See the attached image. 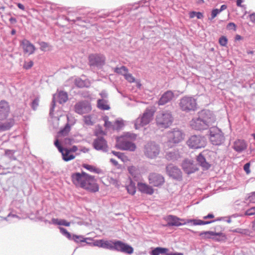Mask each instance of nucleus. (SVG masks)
<instances>
[{
	"label": "nucleus",
	"instance_id": "nucleus-17",
	"mask_svg": "<svg viewBox=\"0 0 255 255\" xmlns=\"http://www.w3.org/2000/svg\"><path fill=\"white\" fill-rule=\"evenodd\" d=\"M154 111L146 109L140 118H138L136 122L141 126H145L149 123L153 116Z\"/></svg>",
	"mask_w": 255,
	"mask_h": 255
},
{
	"label": "nucleus",
	"instance_id": "nucleus-7",
	"mask_svg": "<svg viewBox=\"0 0 255 255\" xmlns=\"http://www.w3.org/2000/svg\"><path fill=\"white\" fill-rule=\"evenodd\" d=\"M186 143L190 148L197 149L205 147L207 140L204 136L193 135L189 138Z\"/></svg>",
	"mask_w": 255,
	"mask_h": 255
},
{
	"label": "nucleus",
	"instance_id": "nucleus-47",
	"mask_svg": "<svg viewBox=\"0 0 255 255\" xmlns=\"http://www.w3.org/2000/svg\"><path fill=\"white\" fill-rule=\"evenodd\" d=\"M228 39L224 36H221L219 38V42L221 46H226L227 44Z\"/></svg>",
	"mask_w": 255,
	"mask_h": 255
},
{
	"label": "nucleus",
	"instance_id": "nucleus-2",
	"mask_svg": "<svg viewBox=\"0 0 255 255\" xmlns=\"http://www.w3.org/2000/svg\"><path fill=\"white\" fill-rule=\"evenodd\" d=\"M102 248L112 251L131 254L133 252L132 247L121 241H105L103 240Z\"/></svg>",
	"mask_w": 255,
	"mask_h": 255
},
{
	"label": "nucleus",
	"instance_id": "nucleus-43",
	"mask_svg": "<svg viewBox=\"0 0 255 255\" xmlns=\"http://www.w3.org/2000/svg\"><path fill=\"white\" fill-rule=\"evenodd\" d=\"M83 167L91 172H93L97 173H99L100 172L99 169L96 168L91 165L85 164L83 165Z\"/></svg>",
	"mask_w": 255,
	"mask_h": 255
},
{
	"label": "nucleus",
	"instance_id": "nucleus-37",
	"mask_svg": "<svg viewBox=\"0 0 255 255\" xmlns=\"http://www.w3.org/2000/svg\"><path fill=\"white\" fill-rule=\"evenodd\" d=\"M168 251L167 248L162 247H157L152 250L151 255H159L160 254H164L166 253Z\"/></svg>",
	"mask_w": 255,
	"mask_h": 255
},
{
	"label": "nucleus",
	"instance_id": "nucleus-27",
	"mask_svg": "<svg viewBox=\"0 0 255 255\" xmlns=\"http://www.w3.org/2000/svg\"><path fill=\"white\" fill-rule=\"evenodd\" d=\"M180 157L178 150L173 149L170 151H167L165 154V158L169 161L177 160Z\"/></svg>",
	"mask_w": 255,
	"mask_h": 255
},
{
	"label": "nucleus",
	"instance_id": "nucleus-36",
	"mask_svg": "<svg viewBox=\"0 0 255 255\" xmlns=\"http://www.w3.org/2000/svg\"><path fill=\"white\" fill-rule=\"evenodd\" d=\"M212 239L216 242L224 241L226 239V235L222 232H214V236H213Z\"/></svg>",
	"mask_w": 255,
	"mask_h": 255
},
{
	"label": "nucleus",
	"instance_id": "nucleus-18",
	"mask_svg": "<svg viewBox=\"0 0 255 255\" xmlns=\"http://www.w3.org/2000/svg\"><path fill=\"white\" fill-rule=\"evenodd\" d=\"M93 146L97 150H101L103 152L108 151V145L107 141L103 137H98L95 139Z\"/></svg>",
	"mask_w": 255,
	"mask_h": 255
},
{
	"label": "nucleus",
	"instance_id": "nucleus-14",
	"mask_svg": "<svg viewBox=\"0 0 255 255\" xmlns=\"http://www.w3.org/2000/svg\"><path fill=\"white\" fill-rule=\"evenodd\" d=\"M168 137L170 142L178 143L183 139L184 133L179 129L174 128L168 132Z\"/></svg>",
	"mask_w": 255,
	"mask_h": 255
},
{
	"label": "nucleus",
	"instance_id": "nucleus-51",
	"mask_svg": "<svg viewBox=\"0 0 255 255\" xmlns=\"http://www.w3.org/2000/svg\"><path fill=\"white\" fill-rule=\"evenodd\" d=\"M70 130V126L68 124H67L64 128L60 130V133L62 134H67Z\"/></svg>",
	"mask_w": 255,
	"mask_h": 255
},
{
	"label": "nucleus",
	"instance_id": "nucleus-5",
	"mask_svg": "<svg viewBox=\"0 0 255 255\" xmlns=\"http://www.w3.org/2000/svg\"><path fill=\"white\" fill-rule=\"evenodd\" d=\"M210 140L215 145H220L225 141V138L221 130L216 126H213L209 128Z\"/></svg>",
	"mask_w": 255,
	"mask_h": 255
},
{
	"label": "nucleus",
	"instance_id": "nucleus-63",
	"mask_svg": "<svg viewBox=\"0 0 255 255\" xmlns=\"http://www.w3.org/2000/svg\"><path fill=\"white\" fill-rule=\"evenodd\" d=\"M64 143L67 144H72L74 142V140L73 138L66 137L64 139Z\"/></svg>",
	"mask_w": 255,
	"mask_h": 255
},
{
	"label": "nucleus",
	"instance_id": "nucleus-4",
	"mask_svg": "<svg viewBox=\"0 0 255 255\" xmlns=\"http://www.w3.org/2000/svg\"><path fill=\"white\" fill-rule=\"evenodd\" d=\"M179 106L180 109L185 112L195 111L197 109L196 100L191 96H185L180 99Z\"/></svg>",
	"mask_w": 255,
	"mask_h": 255
},
{
	"label": "nucleus",
	"instance_id": "nucleus-38",
	"mask_svg": "<svg viewBox=\"0 0 255 255\" xmlns=\"http://www.w3.org/2000/svg\"><path fill=\"white\" fill-rule=\"evenodd\" d=\"M213 231H204L199 233V235L203 239H212L214 236Z\"/></svg>",
	"mask_w": 255,
	"mask_h": 255
},
{
	"label": "nucleus",
	"instance_id": "nucleus-19",
	"mask_svg": "<svg viewBox=\"0 0 255 255\" xmlns=\"http://www.w3.org/2000/svg\"><path fill=\"white\" fill-rule=\"evenodd\" d=\"M167 221L168 226L178 227L187 224V220L172 215H169L167 217Z\"/></svg>",
	"mask_w": 255,
	"mask_h": 255
},
{
	"label": "nucleus",
	"instance_id": "nucleus-31",
	"mask_svg": "<svg viewBox=\"0 0 255 255\" xmlns=\"http://www.w3.org/2000/svg\"><path fill=\"white\" fill-rule=\"evenodd\" d=\"M108 101L105 99H99L97 101V107L102 110H109L110 106L108 104Z\"/></svg>",
	"mask_w": 255,
	"mask_h": 255
},
{
	"label": "nucleus",
	"instance_id": "nucleus-29",
	"mask_svg": "<svg viewBox=\"0 0 255 255\" xmlns=\"http://www.w3.org/2000/svg\"><path fill=\"white\" fill-rule=\"evenodd\" d=\"M137 187L138 190L142 193L152 195L154 192L153 189L152 187L145 183L139 182L137 184Z\"/></svg>",
	"mask_w": 255,
	"mask_h": 255
},
{
	"label": "nucleus",
	"instance_id": "nucleus-11",
	"mask_svg": "<svg viewBox=\"0 0 255 255\" xmlns=\"http://www.w3.org/2000/svg\"><path fill=\"white\" fill-rule=\"evenodd\" d=\"M116 146L121 150L131 151H134L136 147L134 143L123 139L122 136L117 138Z\"/></svg>",
	"mask_w": 255,
	"mask_h": 255
},
{
	"label": "nucleus",
	"instance_id": "nucleus-46",
	"mask_svg": "<svg viewBox=\"0 0 255 255\" xmlns=\"http://www.w3.org/2000/svg\"><path fill=\"white\" fill-rule=\"evenodd\" d=\"M220 13V11L218 10V9H217V8H215V9H212V10L211 11V17H209V19L210 20H213Z\"/></svg>",
	"mask_w": 255,
	"mask_h": 255
},
{
	"label": "nucleus",
	"instance_id": "nucleus-28",
	"mask_svg": "<svg viewBox=\"0 0 255 255\" xmlns=\"http://www.w3.org/2000/svg\"><path fill=\"white\" fill-rule=\"evenodd\" d=\"M198 164L202 167L203 170H208L211 167V164L207 162L205 157L202 153H200L196 158Z\"/></svg>",
	"mask_w": 255,
	"mask_h": 255
},
{
	"label": "nucleus",
	"instance_id": "nucleus-52",
	"mask_svg": "<svg viewBox=\"0 0 255 255\" xmlns=\"http://www.w3.org/2000/svg\"><path fill=\"white\" fill-rule=\"evenodd\" d=\"M125 79L130 83L133 82L135 80L134 78L130 74H127L125 75Z\"/></svg>",
	"mask_w": 255,
	"mask_h": 255
},
{
	"label": "nucleus",
	"instance_id": "nucleus-9",
	"mask_svg": "<svg viewBox=\"0 0 255 255\" xmlns=\"http://www.w3.org/2000/svg\"><path fill=\"white\" fill-rule=\"evenodd\" d=\"M89 63L91 67L101 69L105 64L106 58L101 54H92L89 56Z\"/></svg>",
	"mask_w": 255,
	"mask_h": 255
},
{
	"label": "nucleus",
	"instance_id": "nucleus-53",
	"mask_svg": "<svg viewBox=\"0 0 255 255\" xmlns=\"http://www.w3.org/2000/svg\"><path fill=\"white\" fill-rule=\"evenodd\" d=\"M112 152L114 155L117 156L119 158L121 159L122 161H124V158L125 157V155H124V153L120 152L115 151H112Z\"/></svg>",
	"mask_w": 255,
	"mask_h": 255
},
{
	"label": "nucleus",
	"instance_id": "nucleus-64",
	"mask_svg": "<svg viewBox=\"0 0 255 255\" xmlns=\"http://www.w3.org/2000/svg\"><path fill=\"white\" fill-rule=\"evenodd\" d=\"M103 240H96L94 243V245L95 246H97V247H98L99 248H102V247H103Z\"/></svg>",
	"mask_w": 255,
	"mask_h": 255
},
{
	"label": "nucleus",
	"instance_id": "nucleus-26",
	"mask_svg": "<svg viewBox=\"0 0 255 255\" xmlns=\"http://www.w3.org/2000/svg\"><path fill=\"white\" fill-rule=\"evenodd\" d=\"M1 121H0V131L9 130L15 124V121L13 118H10L5 122Z\"/></svg>",
	"mask_w": 255,
	"mask_h": 255
},
{
	"label": "nucleus",
	"instance_id": "nucleus-39",
	"mask_svg": "<svg viewBox=\"0 0 255 255\" xmlns=\"http://www.w3.org/2000/svg\"><path fill=\"white\" fill-rule=\"evenodd\" d=\"M114 72L116 73L121 74L125 76V75L128 73V69L125 66H122L121 67H116L114 68Z\"/></svg>",
	"mask_w": 255,
	"mask_h": 255
},
{
	"label": "nucleus",
	"instance_id": "nucleus-42",
	"mask_svg": "<svg viewBox=\"0 0 255 255\" xmlns=\"http://www.w3.org/2000/svg\"><path fill=\"white\" fill-rule=\"evenodd\" d=\"M124 123L122 121H116L113 125V129L117 131H119L124 127Z\"/></svg>",
	"mask_w": 255,
	"mask_h": 255
},
{
	"label": "nucleus",
	"instance_id": "nucleus-13",
	"mask_svg": "<svg viewBox=\"0 0 255 255\" xmlns=\"http://www.w3.org/2000/svg\"><path fill=\"white\" fill-rule=\"evenodd\" d=\"M166 171L169 176L177 180L182 179V172L176 166L172 164H168L166 167Z\"/></svg>",
	"mask_w": 255,
	"mask_h": 255
},
{
	"label": "nucleus",
	"instance_id": "nucleus-55",
	"mask_svg": "<svg viewBox=\"0 0 255 255\" xmlns=\"http://www.w3.org/2000/svg\"><path fill=\"white\" fill-rule=\"evenodd\" d=\"M108 118L107 117H106L105 118H104V121H105L104 126L107 128H109L111 127L113 128V125L112 124V123L111 122L108 121Z\"/></svg>",
	"mask_w": 255,
	"mask_h": 255
},
{
	"label": "nucleus",
	"instance_id": "nucleus-22",
	"mask_svg": "<svg viewBox=\"0 0 255 255\" xmlns=\"http://www.w3.org/2000/svg\"><path fill=\"white\" fill-rule=\"evenodd\" d=\"M191 128L197 130H202L208 129V125L202 121L198 117L193 118L190 122Z\"/></svg>",
	"mask_w": 255,
	"mask_h": 255
},
{
	"label": "nucleus",
	"instance_id": "nucleus-44",
	"mask_svg": "<svg viewBox=\"0 0 255 255\" xmlns=\"http://www.w3.org/2000/svg\"><path fill=\"white\" fill-rule=\"evenodd\" d=\"M55 95L53 96V99H52V102H51V107H50V111H49V115L51 117H52L53 116V112L54 111V109H55Z\"/></svg>",
	"mask_w": 255,
	"mask_h": 255
},
{
	"label": "nucleus",
	"instance_id": "nucleus-24",
	"mask_svg": "<svg viewBox=\"0 0 255 255\" xmlns=\"http://www.w3.org/2000/svg\"><path fill=\"white\" fill-rule=\"evenodd\" d=\"M174 97V93L172 91L168 90L164 92L158 101L159 106H163L170 102Z\"/></svg>",
	"mask_w": 255,
	"mask_h": 255
},
{
	"label": "nucleus",
	"instance_id": "nucleus-15",
	"mask_svg": "<svg viewBox=\"0 0 255 255\" xmlns=\"http://www.w3.org/2000/svg\"><path fill=\"white\" fill-rule=\"evenodd\" d=\"M182 167L184 172L191 174L198 170V165L193 160L185 159L182 163Z\"/></svg>",
	"mask_w": 255,
	"mask_h": 255
},
{
	"label": "nucleus",
	"instance_id": "nucleus-3",
	"mask_svg": "<svg viewBox=\"0 0 255 255\" xmlns=\"http://www.w3.org/2000/svg\"><path fill=\"white\" fill-rule=\"evenodd\" d=\"M156 123L159 128H167L173 122V117L171 112L161 111L158 113L156 117Z\"/></svg>",
	"mask_w": 255,
	"mask_h": 255
},
{
	"label": "nucleus",
	"instance_id": "nucleus-56",
	"mask_svg": "<svg viewBox=\"0 0 255 255\" xmlns=\"http://www.w3.org/2000/svg\"><path fill=\"white\" fill-rule=\"evenodd\" d=\"M128 172L132 175L134 176L135 174L136 167L134 166H130L128 168Z\"/></svg>",
	"mask_w": 255,
	"mask_h": 255
},
{
	"label": "nucleus",
	"instance_id": "nucleus-30",
	"mask_svg": "<svg viewBox=\"0 0 255 255\" xmlns=\"http://www.w3.org/2000/svg\"><path fill=\"white\" fill-rule=\"evenodd\" d=\"M60 153L62 154V159L65 161H69L75 157V156L68 150V148H65Z\"/></svg>",
	"mask_w": 255,
	"mask_h": 255
},
{
	"label": "nucleus",
	"instance_id": "nucleus-62",
	"mask_svg": "<svg viewBox=\"0 0 255 255\" xmlns=\"http://www.w3.org/2000/svg\"><path fill=\"white\" fill-rule=\"evenodd\" d=\"M149 0H141V1L138 2V6H143L144 5L145 6H147L149 5Z\"/></svg>",
	"mask_w": 255,
	"mask_h": 255
},
{
	"label": "nucleus",
	"instance_id": "nucleus-32",
	"mask_svg": "<svg viewBox=\"0 0 255 255\" xmlns=\"http://www.w3.org/2000/svg\"><path fill=\"white\" fill-rule=\"evenodd\" d=\"M187 224L189 223H192L194 225H204L211 224L215 222V220L211 221H202L199 219H189L187 220Z\"/></svg>",
	"mask_w": 255,
	"mask_h": 255
},
{
	"label": "nucleus",
	"instance_id": "nucleus-10",
	"mask_svg": "<svg viewBox=\"0 0 255 255\" xmlns=\"http://www.w3.org/2000/svg\"><path fill=\"white\" fill-rule=\"evenodd\" d=\"M198 117L202 121L208 125V128L210 127L216 121V118L214 114L210 110H203L198 113Z\"/></svg>",
	"mask_w": 255,
	"mask_h": 255
},
{
	"label": "nucleus",
	"instance_id": "nucleus-61",
	"mask_svg": "<svg viewBox=\"0 0 255 255\" xmlns=\"http://www.w3.org/2000/svg\"><path fill=\"white\" fill-rule=\"evenodd\" d=\"M236 25L233 22H230L227 24V29L231 30L232 29L234 31L236 30Z\"/></svg>",
	"mask_w": 255,
	"mask_h": 255
},
{
	"label": "nucleus",
	"instance_id": "nucleus-60",
	"mask_svg": "<svg viewBox=\"0 0 255 255\" xmlns=\"http://www.w3.org/2000/svg\"><path fill=\"white\" fill-rule=\"evenodd\" d=\"M248 199L250 202L255 203V191L250 194Z\"/></svg>",
	"mask_w": 255,
	"mask_h": 255
},
{
	"label": "nucleus",
	"instance_id": "nucleus-59",
	"mask_svg": "<svg viewBox=\"0 0 255 255\" xmlns=\"http://www.w3.org/2000/svg\"><path fill=\"white\" fill-rule=\"evenodd\" d=\"M54 145H55V146L57 148V149H58L59 151L60 152L61 151H62L65 148H63L60 143L59 142V141H58V140L56 139L55 141H54Z\"/></svg>",
	"mask_w": 255,
	"mask_h": 255
},
{
	"label": "nucleus",
	"instance_id": "nucleus-8",
	"mask_svg": "<svg viewBox=\"0 0 255 255\" xmlns=\"http://www.w3.org/2000/svg\"><path fill=\"white\" fill-rule=\"evenodd\" d=\"M160 146L154 141L148 142L144 146L143 152L145 156L150 159L156 158L160 153Z\"/></svg>",
	"mask_w": 255,
	"mask_h": 255
},
{
	"label": "nucleus",
	"instance_id": "nucleus-41",
	"mask_svg": "<svg viewBox=\"0 0 255 255\" xmlns=\"http://www.w3.org/2000/svg\"><path fill=\"white\" fill-rule=\"evenodd\" d=\"M12 218H16L18 219H20L19 217L17 215L15 214H12V213H10L8 214V215L6 217L3 218V219L11 223L13 222V221L11 220Z\"/></svg>",
	"mask_w": 255,
	"mask_h": 255
},
{
	"label": "nucleus",
	"instance_id": "nucleus-23",
	"mask_svg": "<svg viewBox=\"0 0 255 255\" xmlns=\"http://www.w3.org/2000/svg\"><path fill=\"white\" fill-rule=\"evenodd\" d=\"M20 45L23 49L24 53H28V55L33 54L36 49L35 46L29 40L25 39L20 41Z\"/></svg>",
	"mask_w": 255,
	"mask_h": 255
},
{
	"label": "nucleus",
	"instance_id": "nucleus-45",
	"mask_svg": "<svg viewBox=\"0 0 255 255\" xmlns=\"http://www.w3.org/2000/svg\"><path fill=\"white\" fill-rule=\"evenodd\" d=\"M39 99L38 98H35L31 104V107L33 110H36L39 105Z\"/></svg>",
	"mask_w": 255,
	"mask_h": 255
},
{
	"label": "nucleus",
	"instance_id": "nucleus-54",
	"mask_svg": "<svg viewBox=\"0 0 255 255\" xmlns=\"http://www.w3.org/2000/svg\"><path fill=\"white\" fill-rule=\"evenodd\" d=\"M246 215L248 216H252L255 214V206L252 207L246 211Z\"/></svg>",
	"mask_w": 255,
	"mask_h": 255
},
{
	"label": "nucleus",
	"instance_id": "nucleus-16",
	"mask_svg": "<svg viewBox=\"0 0 255 255\" xmlns=\"http://www.w3.org/2000/svg\"><path fill=\"white\" fill-rule=\"evenodd\" d=\"M58 229L61 234L69 240L74 241L77 243L86 242V239L84 238L83 236L76 235H72L66 229L61 227H59Z\"/></svg>",
	"mask_w": 255,
	"mask_h": 255
},
{
	"label": "nucleus",
	"instance_id": "nucleus-1",
	"mask_svg": "<svg viewBox=\"0 0 255 255\" xmlns=\"http://www.w3.org/2000/svg\"><path fill=\"white\" fill-rule=\"evenodd\" d=\"M73 183L77 187H80L89 192L95 193L99 189L95 177L86 172H76L71 175Z\"/></svg>",
	"mask_w": 255,
	"mask_h": 255
},
{
	"label": "nucleus",
	"instance_id": "nucleus-25",
	"mask_svg": "<svg viewBox=\"0 0 255 255\" xmlns=\"http://www.w3.org/2000/svg\"><path fill=\"white\" fill-rule=\"evenodd\" d=\"M247 146L248 144L245 140L238 139L234 142L232 148L238 153H241L247 149Z\"/></svg>",
	"mask_w": 255,
	"mask_h": 255
},
{
	"label": "nucleus",
	"instance_id": "nucleus-34",
	"mask_svg": "<svg viewBox=\"0 0 255 255\" xmlns=\"http://www.w3.org/2000/svg\"><path fill=\"white\" fill-rule=\"evenodd\" d=\"M68 99V94L66 92L61 91L58 93V101L59 104H62L66 103Z\"/></svg>",
	"mask_w": 255,
	"mask_h": 255
},
{
	"label": "nucleus",
	"instance_id": "nucleus-6",
	"mask_svg": "<svg viewBox=\"0 0 255 255\" xmlns=\"http://www.w3.org/2000/svg\"><path fill=\"white\" fill-rule=\"evenodd\" d=\"M62 17L68 21L72 22V23L76 24L78 25L83 26V23L93 22L94 21L92 20V17L90 16H79L77 13L74 11H68V16H63Z\"/></svg>",
	"mask_w": 255,
	"mask_h": 255
},
{
	"label": "nucleus",
	"instance_id": "nucleus-57",
	"mask_svg": "<svg viewBox=\"0 0 255 255\" xmlns=\"http://www.w3.org/2000/svg\"><path fill=\"white\" fill-rule=\"evenodd\" d=\"M40 46V50L45 51L46 49L48 47V44L45 42L42 41L39 43Z\"/></svg>",
	"mask_w": 255,
	"mask_h": 255
},
{
	"label": "nucleus",
	"instance_id": "nucleus-20",
	"mask_svg": "<svg viewBox=\"0 0 255 255\" xmlns=\"http://www.w3.org/2000/svg\"><path fill=\"white\" fill-rule=\"evenodd\" d=\"M148 179L149 183L155 187L161 186L164 182V177L156 173H150L148 176Z\"/></svg>",
	"mask_w": 255,
	"mask_h": 255
},
{
	"label": "nucleus",
	"instance_id": "nucleus-49",
	"mask_svg": "<svg viewBox=\"0 0 255 255\" xmlns=\"http://www.w3.org/2000/svg\"><path fill=\"white\" fill-rule=\"evenodd\" d=\"M123 137V139H124V137L129 138L130 139H134L136 138V135L135 134L130 133V132H126L124 134L123 136H122Z\"/></svg>",
	"mask_w": 255,
	"mask_h": 255
},
{
	"label": "nucleus",
	"instance_id": "nucleus-33",
	"mask_svg": "<svg viewBox=\"0 0 255 255\" xmlns=\"http://www.w3.org/2000/svg\"><path fill=\"white\" fill-rule=\"evenodd\" d=\"M53 225L64 226L69 227L70 225V222H67L64 219H59L57 218H52V222Z\"/></svg>",
	"mask_w": 255,
	"mask_h": 255
},
{
	"label": "nucleus",
	"instance_id": "nucleus-40",
	"mask_svg": "<svg viewBox=\"0 0 255 255\" xmlns=\"http://www.w3.org/2000/svg\"><path fill=\"white\" fill-rule=\"evenodd\" d=\"M126 189L128 192L132 195H134L136 192L135 184L132 181H131L129 184L126 186Z\"/></svg>",
	"mask_w": 255,
	"mask_h": 255
},
{
	"label": "nucleus",
	"instance_id": "nucleus-12",
	"mask_svg": "<svg viewBox=\"0 0 255 255\" xmlns=\"http://www.w3.org/2000/svg\"><path fill=\"white\" fill-rule=\"evenodd\" d=\"M91 110V106L87 101H80L74 105L75 112L80 115L88 113Z\"/></svg>",
	"mask_w": 255,
	"mask_h": 255
},
{
	"label": "nucleus",
	"instance_id": "nucleus-21",
	"mask_svg": "<svg viewBox=\"0 0 255 255\" xmlns=\"http://www.w3.org/2000/svg\"><path fill=\"white\" fill-rule=\"evenodd\" d=\"M10 113V106L5 100L0 101V121L5 120Z\"/></svg>",
	"mask_w": 255,
	"mask_h": 255
},
{
	"label": "nucleus",
	"instance_id": "nucleus-48",
	"mask_svg": "<svg viewBox=\"0 0 255 255\" xmlns=\"http://www.w3.org/2000/svg\"><path fill=\"white\" fill-rule=\"evenodd\" d=\"M33 65V62L30 60L28 62L24 61L23 68L26 70L30 69Z\"/></svg>",
	"mask_w": 255,
	"mask_h": 255
},
{
	"label": "nucleus",
	"instance_id": "nucleus-50",
	"mask_svg": "<svg viewBox=\"0 0 255 255\" xmlns=\"http://www.w3.org/2000/svg\"><path fill=\"white\" fill-rule=\"evenodd\" d=\"M84 122L87 125H92L93 124L91 121V117L90 116H84Z\"/></svg>",
	"mask_w": 255,
	"mask_h": 255
},
{
	"label": "nucleus",
	"instance_id": "nucleus-35",
	"mask_svg": "<svg viewBox=\"0 0 255 255\" xmlns=\"http://www.w3.org/2000/svg\"><path fill=\"white\" fill-rule=\"evenodd\" d=\"M75 85L79 88L88 87L90 86V82L88 80H82L81 78H77L75 80Z\"/></svg>",
	"mask_w": 255,
	"mask_h": 255
},
{
	"label": "nucleus",
	"instance_id": "nucleus-58",
	"mask_svg": "<svg viewBox=\"0 0 255 255\" xmlns=\"http://www.w3.org/2000/svg\"><path fill=\"white\" fill-rule=\"evenodd\" d=\"M250 162H247L244 165V170L247 174L251 173V170L250 169Z\"/></svg>",
	"mask_w": 255,
	"mask_h": 255
}]
</instances>
